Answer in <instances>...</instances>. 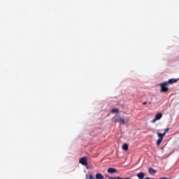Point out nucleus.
<instances>
[{"label":"nucleus","instance_id":"obj_14","mask_svg":"<svg viewBox=\"0 0 179 179\" xmlns=\"http://www.w3.org/2000/svg\"><path fill=\"white\" fill-rule=\"evenodd\" d=\"M87 179H96V178L92 175H89L87 176Z\"/></svg>","mask_w":179,"mask_h":179},{"label":"nucleus","instance_id":"obj_11","mask_svg":"<svg viewBox=\"0 0 179 179\" xmlns=\"http://www.w3.org/2000/svg\"><path fill=\"white\" fill-rule=\"evenodd\" d=\"M163 142V138H158L156 145L157 146H160V144Z\"/></svg>","mask_w":179,"mask_h":179},{"label":"nucleus","instance_id":"obj_1","mask_svg":"<svg viewBox=\"0 0 179 179\" xmlns=\"http://www.w3.org/2000/svg\"><path fill=\"white\" fill-rule=\"evenodd\" d=\"M159 86H160L161 90L160 92L161 93H166V92H169V88L166 86H167V83L164 82L161 84H159Z\"/></svg>","mask_w":179,"mask_h":179},{"label":"nucleus","instance_id":"obj_10","mask_svg":"<svg viewBox=\"0 0 179 179\" xmlns=\"http://www.w3.org/2000/svg\"><path fill=\"white\" fill-rule=\"evenodd\" d=\"M148 172L150 174H155V173H157V171H156L153 168H149Z\"/></svg>","mask_w":179,"mask_h":179},{"label":"nucleus","instance_id":"obj_18","mask_svg":"<svg viewBox=\"0 0 179 179\" xmlns=\"http://www.w3.org/2000/svg\"><path fill=\"white\" fill-rule=\"evenodd\" d=\"M159 179H167V178H161Z\"/></svg>","mask_w":179,"mask_h":179},{"label":"nucleus","instance_id":"obj_19","mask_svg":"<svg viewBox=\"0 0 179 179\" xmlns=\"http://www.w3.org/2000/svg\"><path fill=\"white\" fill-rule=\"evenodd\" d=\"M144 179H150V178H144Z\"/></svg>","mask_w":179,"mask_h":179},{"label":"nucleus","instance_id":"obj_8","mask_svg":"<svg viewBox=\"0 0 179 179\" xmlns=\"http://www.w3.org/2000/svg\"><path fill=\"white\" fill-rule=\"evenodd\" d=\"M108 173H110V174H114V173H117V170L113 168H109L108 169Z\"/></svg>","mask_w":179,"mask_h":179},{"label":"nucleus","instance_id":"obj_7","mask_svg":"<svg viewBox=\"0 0 179 179\" xmlns=\"http://www.w3.org/2000/svg\"><path fill=\"white\" fill-rule=\"evenodd\" d=\"M138 179H144L145 178V173L141 172L136 175Z\"/></svg>","mask_w":179,"mask_h":179},{"label":"nucleus","instance_id":"obj_13","mask_svg":"<svg viewBox=\"0 0 179 179\" xmlns=\"http://www.w3.org/2000/svg\"><path fill=\"white\" fill-rule=\"evenodd\" d=\"M111 113H113V114L115 113H120V110H118V108H113L111 110Z\"/></svg>","mask_w":179,"mask_h":179},{"label":"nucleus","instance_id":"obj_6","mask_svg":"<svg viewBox=\"0 0 179 179\" xmlns=\"http://www.w3.org/2000/svg\"><path fill=\"white\" fill-rule=\"evenodd\" d=\"M157 136H158V138H159V139H164V136H166V134H165V133H160V132H157Z\"/></svg>","mask_w":179,"mask_h":179},{"label":"nucleus","instance_id":"obj_17","mask_svg":"<svg viewBox=\"0 0 179 179\" xmlns=\"http://www.w3.org/2000/svg\"><path fill=\"white\" fill-rule=\"evenodd\" d=\"M145 104H147V103L146 102H143V105L145 106Z\"/></svg>","mask_w":179,"mask_h":179},{"label":"nucleus","instance_id":"obj_12","mask_svg":"<svg viewBox=\"0 0 179 179\" xmlns=\"http://www.w3.org/2000/svg\"><path fill=\"white\" fill-rule=\"evenodd\" d=\"M122 149L123 150H128V144L127 143L123 144Z\"/></svg>","mask_w":179,"mask_h":179},{"label":"nucleus","instance_id":"obj_3","mask_svg":"<svg viewBox=\"0 0 179 179\" xmlns=\"http://www.w3.org/2000/svg\"><path fill=\"white\" fill-rule=\"evenodd\" d=\"M79 163H80V164H83V166H87V157H83L80 158L79 160Z\"/></svg>","mask_w":179,"mask_h":179},{"label":"nucleus","instance_id":"obj_16","mask_svg":"<svg viewBox=\"0 0 179 179\" xmlns=\"http://www.w3.org/2000/svg\"><path fill=\"white\" fill-rule=\"evenodd\" d=\"M169 129H169V128L164 129V132L163 133L165 134V135H166V134H167V132H169Z\"/></svg>","mask_w":179,"mask_h":179},{"label":"nucleus","instance_id":"obj_5","mask_svg":"<svg viewBox=\"0 0 179 179\" xmlns=\"http://www.w3.org/2000/svg\"><path fill=\"white\" fill-rule=\"evenodd\" d=\"M176 82L177 79L171 78L165 83H166V85H173V83H176Z\"/></svg>","mask_w":179,"mask_h":179},{"label":"nucleus","instance_id":"obj_9","mask_svg":"<svg viewBox=\"0 0 179 179\" xmlns=\"http://www.w3.org/2000/svg\"><path fill=\"white\" fill-rule=\"evenodd\" d=\"M96 179H104V176L101 173H96L95 176Z\"/></svg>","mask_w":179,"mask_h":179},{"label":"nucleus","instance_id":"obj_15","mask_svg":"<svg viewBox=\"0 0 179 179\" xmlns=\"http://www.w3.org/2000/svg\"><path fill=\"white\" fill-rule=\"evenodd\" d=\"M113 179H131V178H120V177H115V178H113Z\"/></svg>","mask_w":179,"mask_h":179},{"label":"nucleus","instance_id":"obj_2","mask_svg":"<svg viewBox=\"0 0 179 179\" xmlns=\"http://www.w3.org/2000/svg\"><path fill=\"white\" fill-rule=\"evenodd\" d=\"M163 117V114L159 113H157L156 115H155V117L151 120V122H152V124H154V122L155 121H157L159 120H162V117Z\"/></svg>","mask_w":179,"mask_h":179},{"label":"nucleus","instance_id":"obj_4","mask_svg":"<svg viewBox=\"0 0 179 179\" xmlns=\"http://www.w3.org/2000/svg\"><path fill=\"white\" fill-rule=\"evenodd\" d=\"M115 122H119V124H122V125H124L126 124L125 119L122 117H119L116 120Z\"/></svg>","mask_w":179,"mask_h":179}]
</instances>
